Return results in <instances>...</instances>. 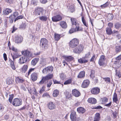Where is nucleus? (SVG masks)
<instances>
[{"instance_id": "1", "label": "nucleus", "mask_w": 121, "mask_h": 121, "mask_svg": "<svg viewBox=\"0 0 121 121\" xmlns=\"http://www.w3.org/2000/svg\"><path fill=\"white\" fill-rule=\"evenodd\" d=\"M79 40L77 38H74L69 42L70 47L71 48H74L76 47L79 44Z\"/></svg>"}, {"instance_id": "2", "label": "nucleus", "mask_w": 121, "mask_h": 121, "mask_svg": "<svg viewBox=\"0 0 121 121\" xmlns=\"http://www.w3.org/2000/svg\"><path fill=\"white\" fill-rule=\"evenodd\" d=\"M40 47L45 49H47L48 47V41L45 38H42L40 41Z\"/></svg>"}, {"instance_id": "3", "label": "nucleus", "mask_w": 121, "mask_h": 121, "mask_svg": "<svg viewBox=\"0 0 121 121\" xmlns=\"http://www.w3.org/2000/svg\"><path fill=\"white\" fill-rule=\"evenodd\" d=\"M53 69V68L52 66H49L43 69L42 73L45 74L46 73V74L48 75L51 74L50 73L52 71Z\"/></svg>"}, {"instance_id": "4", "label": "nucleus", "mask_w": 121, "mask_h": 121, "mask_svg": "<svg viewBox=\"0 0 121 121\" xmlns=\"http://www.w3.org/2000/svg\"><path fill=\"white\" fill-rule=\"evenodd\" d=\"M22 103V99L18 98L14 99L12 103L13 105L15 106H19L21 105Z\"/></svg>"}, {"instance_id": "5", "label": "nucleus", "mask_w": 121, "mask_h": 121, "mask_svg": "<svg viewBox=\"0 0 121 121\" xmlns=\"http://www.w3.org/2000/svg\"><path fill=\"white\" fill-rule=\"evenodd\" d=\"M53 77L52 74H48L45 77H43L41 81L39 83V84L40 85L42 84L45 82L51 79Z\"/></svg>"}, {"instance_id": "6", "label": "nucleus", "mask_w": 121, "mask_h": 121, "mask_svg": "<svg viewBox=\"0 0 121 121\" xmlns=\"http://www.w3.org/2000/svg\"><path fill=\"white\" fill-rule=\"evenodd\" d=\"M84 47L82 44L79 45L77 47L73 49V52L77 54L80 53L83 50Z\"/></svg>"}, {"instance_id": "7", "label": "nucleus", "mask_w": 121, "mask_h": 121, "mask_svg": "<svg viewBox=\"0 0 121 121\" xmlns=\"http://www.w3.org/2000/svg\"><path fill=\"white\" fill-rule=\"evenodd\" d=\"M43 11V8L41 7H37L35 9L34 12L35 15L40 16L42 15Z\"/></svg>"}, {"instance_id": "8", "label": "nucleus", "mask_w": 121, "mask_h": 121, "mask_svg": "<svg viewBox=\"0 0 121 121\" xmlns=\"http://www.w3.org/2000/svg\"><path fill=\"white\" fill-rule=\"evenodd\" d=\"M76 116V112L74 111H72L70 116L71 121H80V119L78 118H77Z\"/></svg>"}, {"instance_id": "9", "label": "nucleus", "mask_w": 121, "mask_h": 121, "mask_svg": "<svg viewBox=\"0 0 121 121\" xmlns=\"http://www.w3.org/2000/svg\"><path fill=\"white\" fill-rule=\"evenodd\" d=\"M22 55L25 56L26 58L31 57L32 56V53L28 50H25L22 51Z\"/></svg>"}, {"instance_id": "10", "label": "nucleus", "mask_w": 121, "mask_h": 121, "mask_svg": "<svg viewBox=\"0 0 121 121\" xmlns=\"http://www.w3.org/2000/svg\"><path fill=\"white\" fill-rule=\"evenodd\" d=\"M105 58L103 55L101 56L99 59L98 64L100 66H103L105 64Z\"/></svg>"}, {"instance_id": "11", "label": "nucleus", "mask_w": 121, "mask_h": 121, "mask_svg": "<svg viewBox=\"0 0 121 121\" xmlns=\"http://www.w3.org/2000/svg\"><path fill=\"white\" fill-rule=\"evenodd\" d=\"M62 17L59 15H58L53 17H52V21L54 22H57L61 20Z\"/></svg>"}, {"instance_id": "12", "label": "nucleus", "mask_w": 121, "mask_h": 121, "mask_svg": "<svg viewBox=\"0 0 121 121\" xmlns=\"http://www.w3.org/2000/svg\"><path fill=\"white\" fill-rule=\"evenodd\" d=\"M115 61L113 66L115 69H120L119 68L121 66V61L119 60H117Z\"/></svg>"}, {"instance_id": "13", "label": "nucleus", "mask_w": 121, "mask_h": 121, "mask_svg": "<svg viewBox=\"0 0 121 121\" xmlns=\"http://www.w3.org/2000/svg\"><path fill=\"white\" fill-rule=\"evenodd\" d=\"M40 65L41 67L44 66L47 64L46 59L43 57H42L40 58Z\"/></svg>"}, {"instance_id": "14", "label": "nucleus", "mask_w": 121, "mask_h": 121, "mask_svg": "<svg viewBox=\"0 0 121 121\" xmlns=\"http://www.w3.org/2000/svg\"><path fill=\"white\" fill-rule=\"evenodd\" d=\"M82 28L79 27H76L75 29L74 28H71L70 30H69V32L71 34L75 31H82Z\"/></svg>"}, {"instance_id": "15", "label": "nucleus", "mask_w": 121, "mask_h": 121, "mask_svg": "<svg viewBox=\"0 0 121 121\" xmlns=\"http://www.w3.org/2000/svg\"><path fill=\"white\" fill-rule=\"evenodd\" d=\"M38 73H37L34 72L32 73L31 75V78L33 81L36 80L37 78Z\"/></svg>"}, {"instance_id": "16", "label": "nucleus", "mask_w": 121, "mask_h": 121, "mask_svg": "<svg viewBox=\"0 0 121 121\" xmlns=\"http://www.w3.org/2000/svg\"><path fill=\"white\" fill-rule=\"evenodd\" d=\"M91 93L93 94H98L100 91V89L98 87L92 88L91 90Z\"/></svg>"}, {"instance_id": "17", "label": "nucleus", "mask_w": 121, "mask_h": 121, "mask_svg": "<svg viewBox=\"0 0 121 121\" xmlns=\"http://www.w3.org/2000/svg\"><path fill=\"white\" fill-rule=\"evenodd\" d=\"M90 83V82L88 80H84L82 82V87L86 88L87 87Z\"/></svg>"}, {"instance_id": "18", "label": "nucleus", "mask_w": 121, "mask_h": 121, "mask_svg": "<svg viewBox=\"0 0 121 121\" xmlns=\"http://www.w3.org/2000/svg\"><path fill=\"white\" fill-rule=\"evenodd\" d=\"M27 60V59L25 56H22L20 57L19 60V63L21 64H23L26 63Z\"/></svg>"}, {"instance_id": "19", "label": "nucleus", "mask_w": 121, "mask_h": 121, "mask_svg": "<svg viewBox=\"0 0 121 121\" xmlns=\"http://www.w3.org/2000/svg\"><path fill=\"white\" fill-rule=\"evenodd\" d=\"M78 61L80 63H84L88 62V59L86 57H83L78 59Z\"/></svg>"}, {"instance_id": "20", "label": "nucleus", "mask_w": 121, "mask_h": 121, "mask_svg": "<svg viewBox=\"0 0 121 121\" xmlns=\"http://www.w3.org/2000/svg\"><path fill=\"white\" fill-rule=\"evenodd\" d=\"M72 92L73 95L76 97H78L80 94L79 92L76 89L73 90Z\"/></svg>"}, {"instance_id": "21", "label": "nucleus", "mask_w": 121, "mask_h": 121, "mask_svg": "<svg viewBox=\"0 0 121 121\" xmlns=\"http://www.w3.org/2000/svg\"><path fill=\"white\" fill-rule=\"evenodd\" d=\"M85 72L84 71H81L79 73L77 76L78 78H83L85 76Z\"/></svg>"}, {"instance_id": "22", "label": "nucleus", "mask_w": 121, "mask_h": 121, "mask_svg": "<svg viewBox=\"0 0 121 121\" xmlns=\"http://www.w3.org/2000/svg\"><path fill=\"white\" fill-rule=\"evenodd\" d=\"M56 108V106L54 103L52 102L49 103L48 104V108L51 110L54 109Z\"/></svg>"}, {"instance_id": "23", "label": "nucleus", "mask_w": 121, "mask_h": 121, "mask_svg": "<svg viewBox=\"0 0 121 121\" xmlns=\"http://www.w3.org/2000/svg\"><path fill=\"white\" fill-rule=\"evenodd\" d=\"M23 37L21 36L16 37L15 42L17 43H21L23 40Z\"/></svg>"}, {"instance_id": "24", "label": "nucleus", "mask_w": 121, "mask_h": 121, "mask_svg": "<svg viewBox=\"0 0 121 121\" xmlns=\"http://www.w3.org/2000/svg\"><path fill=\"white\" fill-rule=\"evenodd\" d=\"M71 20L73 25H74L76 27H79V24L76 22L75 19L73 18H71Z\"/></svg>"}, {"instance_id": "25", "label": "nucleus", "mask_w": 121, "mask_h": 121, "mask_svg": "<svg viewBox=\"0 0 121 121\" xmlns=\"http://www.w3.org/2000/svg\"><path fill=\"white\" fill-rule=\"evenodd\" d=\"M100 118V114L99 113H96L95 115L94 121H99Z\"/></svg>"}, {"instance_id": "26", "label": "nucleus", "mask_w": 121, "mask_h": 121, "mask_svg": "<svg viewBox=\"0 0 121 121\" xmlns=\"http://www.w3.org/2000/svg\"><path fill=\"white\" fill-rule=\"evenodd\" d=\"M63 57H64L65 60L68 62L71 61L73 59V57L71 56H64Z\"/></svg>"}, {"instance_id": "27", "label": "nucleus", "mask_w": 121, "mask_h": 121, "mask_svg": "<svg viewBox=\"0 0 121 121\" xmlns=\"http://www.w3.org/2000/svg\"><path fill=\"white\" fill-rule=\"evenodd\" d=\"M77 110L79 113H84L86 111L85 109L81 107L77 108Z\"/></svg>"}, {"instance_id": "28", "label": "nucleus", "mask_w": 121, "mask_h": 121, "mask_svg": "<svg viewBox=\"0 0 121 121\" xmlns=\"http://www.w3.org/2000/svg\"><path fill=\"white\" fill-rule=\"evenodd\" d=\"M88 101L91 104H95L96 103V100L94 98H91L89 99L88 100Z\"/></svg>"}, {"instance_id": "29", "label": "nucleus", "mask_w": 121, "mask_h": 121, "mask_svg": "<svg viewBox=\"0 0 121 121\" xmlns=\"http://www.w3.org/2000/svg\"><path fill=\"white\" fill-rule=\"evenodd\" d=\"M39 18L40 20L44 22L46 21L48 19L47 17L45 15L39 16Z\"/></svg>"}, {"instance_id": "30", "label": "nucleus", "mask_w": 121, "mask_h": 121, "mask_svg": "<svg viewBox=\"0 0 121 121\" xmlns=\"http://www.w3.org/2000/svg\"><path fill=\"white\" fill-rule=\"evenodd\" d=\"M39 60V58H35L34 59L31 61V65L34 66H35Z\"/></svg>"}, {"instance_id": "31", "label": "nucleus", "mask_w": 121, "mask_h": 121, "mask_svg": "<svg viewBox=\"0 0 121 121\" xmlns=\"http://www.w3.org/2000/svg\"><path fill=\"white\" fill-rule=\"evenodd\" d=\"M60 24L61 26L63 28H65L67 27V24L65 22L61 21L60 22Z\"/></svg>"}, {"instance_id": "32", "label": "nucleus", "mask_w": 121, "mask_h": 121, "mask_svg": "<svg viewBox=\"0 0 121 121\" xmlns=\"http://www.w3.org/2000/svg\"><path fill=\"white\" fill-rule=\"evenodd\" d=\"M116 75L118 76L119 78L121 77V72L120 71V69H116Z\"/></svg>"}, {"instance_id": "33", "label": "nucleus", "mask_w": 121, "mask_h": 121, "mask_svg": "<svg viewBox=\"0 0 121 121\" xmlns=\"http://www.w3.org/2000/svg\"><path fill=\"white\" fill-rule=\"evenodd\" d=\"M12 10L10 9L7 8L4 10V14L5 15H7L9 14V13L12 12Z\"/></svg>"}, {"instance_id": "34", "label": "nucleus", "mask_w": 121, "mask_h": 121, "mask_svg": "<svg viewBox=\"0 0 121 121\" xmlns=\"http://www.w3.org/2000/svg\"><path fill=\"white\" fill-rule=\"evenodd\" d=\"M113 17V14H112L109 13L107 16V20L108 21L112 20Z\"/></svg>"}, {"instance_id": "35", "label": "nucleus", "mask_w": 121, "mask_h": 121, "mask_svg": "<svg viewBox=\"0 0 121 121\" xmlns=\"http://www.w3.org/2000/svg\"><path fill=\"white\" fill-rule=\"evenodd\" d=\"M28 68V66L26 65H24L22 68V72L23 73H25L26 71Z\"/></svg>"}, {"instance_id": "36", "label": "nucleus", "mask_w": 121, "mask_h": 121, "mask_svg": "<svg viewBox=\"0 0 121 121\" xmlns=\"http://www.w3.org/2000/svg\"><path fill=\"white\" fill-rule=\"evenodd\" d=\"M9 61L10 62L11 67L13 69L15 70L16 69V68L15 66L13 61L11 60H9Z\"/></svg>"}, {"instance_id": "37", "label": "nucleus", "mask_w": 121, "mask_h": 121, "mask_svg": "<svg viewBox=\"0 0 121 121\" xmlns=\"http://www.w3.org/2000/svg\"><path fill=\"white\" fill-rule=\"evenodd\" d=\"M82 20L84 25L86 27H88V24L87 23L86 21L84 19V17L83 16L82 17Z\"/></svg>"}, {"instance_id": "38", "label": "nucleus", "mask_w": 121, "mask_h": 121, "mask_svg": "<svg viewBox=\"0 0 121 121\" xmlns=\"http://www.w3.org/2000/svg\"><path fill=\"white\" fill-rule=\"evenodd\" d=\"M13 82V79L11 78H9L7 80V83L9 84H11Z\"/></svg>"}, {"instance_id": "39", "label": "nucleus", "mask_w": 121, "mask_h": 121, "mask_svg": "<svg viewBox=\"0 0 121 121\" xmlns=\"http://www.w3.org/2000/svg\"><path fill=\"white\" fill-rule=\"evenodd\" d=\"M15 81L17 83H22L23 80L22 78H19L18 77L16 78Z\"/></svg>"}, {"instance_id": "40", "label": "nucleus", "mask_w": 121, "mask_h": 121, "mask_svg": "<svg viewBox=\"0 0 121 121\" xmlns=\"http://www.w3.org/2000/svg\"><path fill=\"white\" fill-rule=\"evenodd\" d=\"M27 25L26 23H22L20 26V28L22 29H25Z\"/></svg>"}, {"instance_id": "41", "label": "nucleus", "mask_w": 121, "mask_h": 121, "mask_svg": "<svg viewBox=\"0 0 121 121\" xmlns=\"http://www.w3.org/2000/svg\"><path fill=\"white\" fill-rule=\"evenodd\" d=\"M60 79L62 80H63L66 78L65 74L63 73H61L60 74Z\"/></svg>"}, {"instance_id": "42", "label": "nucleus", "mask_w": 121, "mask_h": 121, "mask_svg": "<svg viewBox=\"0 0 121 121\" xmlns=\"http://www.w3.org/2000/svg\"><path fill=\"white\" fill-rule=\"evenodd\" d=\"M9 48L10 50H12L13 51L16 53H17L18 52V50L13 46H12L11 48L9 47Z\"/></svg>"}, {"instance_id": "43", "label": "nucleus", "mask_w": 121, "mask_h": 121, "mask_svg": "<svg viewBox=\"0 0 121 121\" xmlns=\"http://www.w3.org/2000/svg\"><path fill=\"white\" fill-rule=\"evenodd\" d=\"M69 10L70 12L73 13L75 11L74 7L73 5H71L69 7Z\"/></svg>"}, {"instance_id": "44", "label": "nucleus", "mask_w": 121, "mask_h": 121, "mask_svg": "<svg viewBox=\"0 0 121 121\" xmlns=\"http://www.w3.org/2000/svg\"><path fill=\"white\" fill-rule=\"evenodd\" d=\"M95 71L93 70H92L91 71V73L90 75V77L92 79L93 78L95 77Z\"/></svg>"}, {"instance_id": "45", "label": "nucleus", "mask_w": 121, "mask_h": 121, "mask_svg": "<svg viewBox=\"0 0 121 121\" xmlns=\"http://www.w3.org/2000/svg\"><path fill=\"white\" fill-rule=\"evenodd\" d=\"M59 93V92L58 90H54L53 94V96L54 97L57 96L58 95Z\"/></svg>"}, {"instance_id": "46", "label": "nucleus", "mask_w": 121, "mask_h": 121, "mask_svg": "<svg viewBox=\"0 0 121 121\" xmlns=\"http://www.w3.org/2000/svg\"><path fill=\"white\" fill-rule=\"evenodd\" d=\"M117 95L116 93H115L113 98V101L116 102L117 101Z\"/></svg>"}, {"instance_id": "47", "label": "nucleus", "mask_w": 121, "mask_h": 121, "mask_svg": "<svg viewBox=\"0 0 121 121\" xmlns=\"http://www.w3.org/2000/svg\"><path fill=\"white\" fill-rule=\"evenodd\" d=\"M106 31L107 34L108 35L111 34L112 32L111 29L109 28H106Z\"/></svg>"}, {"instance_id": "48", "label": "nucleus", "mask_w": 121, "mask_h": 121, "mask_svg": "<svg viewBox=\"0 0 121 121\" xmlns=\"http://www.w3.org/2000/svg\"><path fill=\"white\" fill-rule=\"evenodd\" d=\"M60 38V36L58 34H55V40L58 41Z\"/></svg>"}, {"instance_id": "49", "label": "nucleus", "mask_w": 121, "mask_h": 121, "mask_svg": "<svg viewBox=\"0 0 121 121\" xmlns=\"http://www.w3.org/2000/svg\"><path fill=\"white\" fill-rule=\"evenodd\" d=\"M104 80L107 83H109L110 82V79L109 78H103Z\"/></svg>"}, {"instance_id": "50", "label": "nucleus", "mask_w": 121, "mask_h": 121, "mask_svg": "<svg viewBox=\"0 0 121 121\" xmlns=\"http://www.w3.org/2000/svg\"><path fill=\"white\" fill-rule=\"evenodd\" d=\"M13 96L14 95H9V102L11 104H12V100L13 98Z\"/></svg>"}, {"instance_id": "51", "label": "nucleus", "mask_w": 121, "mask_h": 121, "mask_svg": "<svg viewBox=\"0 0 121 121\" xmlns=\"http://www.w3.org/2000/svg\"><path fill=\"white\" fill-rule=\"evenodd\" d=\"M72 82L71 79H68L64 83V85L69 84L70 83Z\"/></svg>"}, {"instance_id": "52", "label": "nucleus", "mask_w": 121, "mask_h": 121, "mask_svg": "<svg viewBox=\"0 0 121 121\" xmlns=\"http://www.w3.org/2000/svg\"><path fill=\"white\" fill-rule=\"evenodd\" d=\"M35 69V68H31L28 71V75H29L31 73V72L34 71Z\"/></svg>"}, {"instance_id": "53", "label": "nucleus", "mask_w": 121, "mask_h": 121, "mask_svg": "<svg viewBox=\"0 0 121 121\" xmlns=\"http://www.w3.org/2000/svg\"><path fill=\"white\" fill-rule=\"evenodd\" d=\"M9 18L10 22L12 23L13 22L15 18L14 17H12L11 15H10L9 17Z\"/></svg>"}, {"instance_id": "54", "label": "nucleus", "mask_w": 121, "mask_h": 121, "mask_svg": "<svg viewBox=\"0 0 121 121\" xmlns=\"http://www.w3.org/2000/svg\"><path fill=\"white\" fill-rule=\"evenodd\" d=\"M109 4V3L108 2H107L104 4L103 5H101V7L102 8H104L106 7Z\"/></svg>"}, {"instance_id": "55", "label": "nucleus", "mask_w": 121, "mask_h": 121, "mask_svg": "<svg viewBox=\"0 0 121 121\" xmlns=\"http://www.w3.org/2000/svg\"><path fill=\"white\" fill-rule=\"evenodd\" d=\"M116 50L117 52H119L121 51V47L120 46H117L116 47Z\"/></svg>"}, {"instance_id": "56", "label": "nucleus", "mask_w": 121, "mask_h": 121, "mask_svg": "<svg viewBox=\"0 0 121 121\" xmlns=\"http://www.w3.org/2000/svg\"><path fill=\"white\" fill-rule=\"evenodd\" d=\"M45 85H43L42 88L39 91V93L40 94L42 93V92L44 91L45 90Z\"/></svg>"}, {"instance_id": "57", "label": "nucleus", "mask_w": 121, "mask_h": 121, "mask_svg": "<svg viewBox=\"0 0 121 121\" xmlns=\"http://www.w3.org/2000/svg\"><path fill=\"white\" fill-rule=\"evenodd\" d=\"M121 24L119 23H117L115 25V28L117 29L119 28L121 26Z\"/></svg>"}, {"instance_id": "58", "label": "nucleus", "mask_w": 121, "mask_h": 121, "mask_svg": "<svg viewBox=\"0 0 121 121\" xmlns=\"http://www.w3.org/2000/svg\"><path fill=\"white\" fill-rule=\"evenodd\" d=\"M18 15V13L17 12H15L13 13V15H11L15 18Z\"/></svg>"}, {"instance_id": "59", "label": "nucleus", "mask_w": 121, "mask_h": 121, "mask_svg": "<svg viewBox=\"0 0 121 121\" xmlns=\"http://www.w3.org/2000/svg\"><path fill=\"white\" fill-rule=\"evenodd\" d=\"M102 100L103 103H105L108 101V99L107 97H104L102 99Z\"/></svg>"}, {"instance_id": "60", "label": "nucleus", "mask_w": 121, "mask_h": 121, "mask_svg": "<svg viewBox=\"0 0 121 121\" xmlns=\"http://www.w3.org/2000/svg\"><path fill=\"white\" fill-rule=\"evenodd\" d=\"M23 16L22 15L19 16L17 17L15 19L14 21H15L16 20L20 19H22L23 18Z\"/></svg>"}, {"instance_id": "61", "label": "nucleus", "mask_w": 121, "mask_h": 121, "mask_svg": "<svg viewBox=\"0 0 121 121\" xmlns=\"http://www.w3.org/2000/svg\"><path fill=\"white\" fill-rule=\"evenodd\" d=\"M52 81H50L49 82H48L47 84V87H50L51 85L52 84Z\"/></svg>"}, {"instance_id": "62", "label": "nucleus", "mask_w": 121, "mask_h": 121, "mask_svg": "<svg viewBox=\"0 0 121 121\" xmlns=\"http://www.w3.org/2000/svg\"><path fill=\"white\" fill-rule=\"evenodd\" d=\"M41 26L40 25H37L36 28V30L39 31L40 30Z\"/></svg>"}, {"instance_id": "63", "label": "nucleus", "mask_w": 121, "mask_h": 121, "mask_svg": "<svg viewBox=\"0 0 121 121\" xmlns=\"http://www.w3.org/2000/svg\"><path fill=\"white\" fill-rule=\"evenodd\" d=\"M117 114V112H113V117L114 118H115L116 117Z\"/></svg>"}, {"instance_id": "64", "label": "nucleus", "mask_w": 121, "mask_h": 121, "mask_svg": "<svg viewBox=\"0 0 121 121\" xmlns=\"http://www.w3.org/2000/svg\"><path fill=\"white\" fill-rule=\"evenodd\" d=\"M3 57L5 60L6 61L7 60V55L5 53H4L3 55Z\"/></svg>"}]
</instances>
